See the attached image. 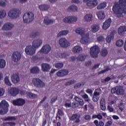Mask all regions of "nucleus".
Instances as JSON below:
<instances>
[{
	"mask_svg": "<svg viewBox=\"0 0 126 126\" xmlns=\"http://www.w3.org/2000/svg\"><path fill=\"white\" fill-rule=\"evenodd\" d=\"M80 115H78L77 114H73L72 116L70 118V121H74V123L76 124H78V123L80 122Z\"/></svg>",
	"mask_w": 126,
	"mask_h": 126,
	"instance_id": "aec40b11",
	"label": "nucleus"
},
{
	"mask_svg": "<svg viewBox=\"0 0 126 126\" xmlns=\"http://www.w3.org/2000/svg\"><path fill=\"white\" fill-rule=\"evenodd\" d=\"M74 99L75 100V101L79 103L80 106H83V105H84L83 99L78 97V96H75Z\"/></svg>",
	"mask_w": 126,
	"mask_h": 126,
	"instance_id": "473e14b6",
	"label": "nucleus"
},
{
	"mask_svg": "<svg viewBox=\"0 0 126 126\" xmlns=\"http://www.w3.org/2000/svg\"><path fill=\"white\" fill-rule=\"evenodd\" d=\"M74 83H76V80H71L69 81L66 82L64 84L65 86H69L72 84H74Z\"/></svg>",
	"mask_w": 126,
	"mask_h": 126,
	"instance_id": "a19ab883",
	"label": "nucleus"
},
{
	"mask_svg": "<svg viewBox=\"0 0 126 126\" xmlns=\"http://www.w3.org/2000/svg\"><path fill=\"white\" fill-rule=\"evenodd\" d=\"M110 80H111V78L110 77H107L104 79V80H101V82H104V81L108 82V81H110Z\"/></svg>",
	"mask_w": 126,
	"mask_h": 126,
	"instance_id": "4d7b16f0",
	"label": "nucleus"
},
{
	"mask_svg": "<svg viewBox=\"0 0 126 126\" xmlns=\"http://www.w3.org/2000/svg\"><path fill=\"white\" fill-rule=\"evenodd\" d=\"M113 11L117 17H123V14H126V0H119L113 7Z\"/></svg>",
	"mask_w": 126,
	"mask_h": 126,
	"instance_id": "f257e3e1",
	"label": "nucleus"
},
{
	"mask_svg": "<svg viewBox=\"0 0 126 126\" xmlns=\"http://www.w3.org/2000/svg\"><path fill=\"white\" fill-rule=\"evenodd\" d=\"M90 53L92 58H94V59L98 58V54L100 53V49H99V47L97 46H94L92 47L90 49Z\"/></svg>",
	"mask_w": 126,
	"mask_h": 126,
	"instance_id": "0eeeda50",
	"label": "nucleus"
},
{
	"mask_svg": "<svg viewBox=\"0 0 126 126\" xmlns=\"http://www.w3.org/2000/svg\"><path fill=\"white\" fill-rule=\"evenodd\" d=\"M62 36H63V31L60 32L57 35V37H58V38L62 37Z\"/></svg>",
	"mask_w": 126,
	"mask_h": 126,
	"instance_id": "052dcab7",
	"label": "nucleus"
},
{
	"mask_svg": "<svg viewBox=\"0 0 126 126\" xmlns=\"http://www.w3.org/2000/svg\"><path fill=\"white\" fill-rule=\"evenodd\" d=\"M92 64V62L91 61H88L85 63L86 66H90Z\"/></svg>",
	"mask_w": 126,
	"mask_h": 126,
	"instance_id": "bf43d9fd",
	"label": "nucleus"
},
{
	"mask_svg": "<svg viewBox=\"0 0 126 126\" xmlns=\"http://www.w3.org/2000/svg\"><path fill=\"white\" fill-rule=\"evenodd\" d=\"M42 44H43V40L40 39H36L33 40L32 42V46L34 49H38L39 47L42 46Z\"/></svg>",
	"mask_w": 126,
	"mask_h": 126,
	"instance_id": "ddd939ff",
	"label": "nucleus"
},
{
	"mask_svg": "<svg viewBox=\"0 0 126 126\" xmlns=\"http://www.w3.org/2000/svg\"><path fill=\"white\" fill-rule=\"evenodd\" d=\"M85 119L87 121L91 120V116L90 115H86L85 116Z\"/></svg>",
	"mask_w": 126,
	"mask_h": 126,
	"instance_id": "e2e57ef3",
	"label": "nucleus"
},
{
	"mask_svg": "<svg viewBox=\"0 0 126 126\" xmlns=\"http://www.w3.org/2000/svg\"><path fill=\"white\" fill-rule=\"evenodd\" d=\"M108 55V50L106 49H102L101 51V55L102 57H106Z\"/></svg>",
	"mask_w": 126,
	"mask_h": 126,
	"instance_id": "c03bdc74",
	"label": "nucleus"
},
{
	"mask_svg": "<svg viewBox=\"0 0 126 126\" xmlns=\"http://www.w3.org/2000/svg\"><path fill=\"white\" fill-rule=\"evenodd\" d=\"M32 83L36 88H44L46 84L39 78H34L32 79Z\"/></svg>",
	"mask_w": 126,
	"mask_h": 126,
	"instance_id": "20e7f679",
	"label": "nucleus"
},
{
	"mask_svg": "<svg viewBox=\"0 0 126 126\" xmlns=\"http://www.w3.org/2000/svg\"><path fill=\"white\" fill-rule=\"evenodd\" d=\"M84 2H87L88 6H93L98 5V0H84Z\"/></svg>",
	"mask_w": 126,
	"mask_h": 126,
	"instance_id": "f3484780",
	"label": "nucleus"
},
{
	"mask_svg": "<svg viewBox=\"0 0 126 126\" xmlns=\"http://www.w3.org/2000/svg\"><path fill=\"white\" fill-rule=\"evenodd\" d=\"M76 33L81 35L82 38L80 40L81 44H86L89 41V35L87 33H85L84 31L80 28H78L76 30Z\"/></svg>",
	"mask_w": 126,
	"mask_h": 126,
	"instance_id": "f03ea898",
	"label": "nucleus"
},
{
	"mask_svg": "<svg viewBox=\"0 0 126 126\" xmlns=\"http://www.w3.org/2000/svg\"><path fill=\"white\" fill-rule=\"evenodd\" d=\"M107 6V4L106 3L103 2L100 3L99 5H98L97 7V9H102L103 8H105Z\"/></svg>",
	"mask_w": 126,
	"mask_h": 126,
	"instance_id": "79ce46f5",
	"label": "nucleus"
},
{
	"mask_svg": "<svg viewBox=\"0 0 126 126\" xmlns=\"http://www.w3.org/2000/svg\"><path fill=\"white\" fill-rule=\"evenodd\" d=\"M21 59V53L18 52H15L12 54V60L14 63H17V62L20 61Z\"/></svg>",
	"mask_w": 126,
	"mask_h": 126,
	"instance_id": "9b49d317",
	"label": "nucleus"
},
{
	"mask_svg": "<svg viewBox=\"0 0 126 126\" xmlns=\"http://www.w3.org/2000/svg\"><path fill=\"white\" fill-rule=\"evenodd\" d=\"M24 23H31L34 20V13L28 12L24 14L23 16Z\"/></svg>",
	"mask_w": 126,
	"mask_h": 126,
	"instance_id": "39448f33",
	"label": "nucleus"
},
{
	"mask_svg": "<svg viewBox=\"0 0 126 126\" xmlns=\"http://www.w3.org/2000/svg\"><path fill=\"white\" fill-rule=\"evenodd\" d=\"M27 95L31 98V99H34L35 98H37V94H32L31 93H27Z\"/></svg>",
	"mask_w": 126,
	"mask_h": 126,
	"instance_id": "ea45409f",
	"label": "nucleus"
},
{
	"mask_svg": "<svg viewBox=\"0 0 126 126\" xmlns=\"http://www.w3.org/2000/svg\"><path fill=\"white\" fill-rule=\"evenodd\" d=\"M13 104L14 106H23L25 104V100L22 98H17L13 101Z\"/></svg>",
	"mask_w": 126,
	"mask_h": 126,
	"instance_id": "4468645a",
	"label": "nucleus"
},
{
	"mask_svg": "<svg viewBox=\"0 0 126 126\" xmlns=\"http://www.w3.org/2000/svg\"><path fill=\"white\" fill-rule=\"evenodd\" d=\"M112 94H117V95H124L125 94V90L124 87L122 86H118L113 88L111 90Z\"/></svg>",
	"mask_w": 126,
	"mask_h": 126,
	"instance_id": "423d86ee",
	"label": "nucleus"
},
{
	"mask_svg": "<svg viewBox=\"0 0 126 126\" xmlns=\"http://www.w3.org/2000/svg\"><path fill=\"white\" fill-rule=\"evenodd\" d=\"M56 20L54 19H50L48 17H45L43 21V23L45 24V25H51V24H53L55 23Z\"/></svg>",
	"mask_w": 126,
	"mask_h": 126,
	"instance_id": "a211bd4d",
	"label": "nucleus"
},
{
	"mask_svg": "<svg viewBox=\"0 0 126 126\" xmlns=\"http://www.w3.org/2000/svg\"><path fill=\"white\" fill-rule=\"evenodd\" d=\"M6 2V0H0V5L1 6H5Z\"/></svg>",
	"mask_w": 126,
	"mask_h": 126,
	"instance_id": "8fccbe9b",
	"label": "nucleus"
},
{
	"mask_svg": "<svg viewBox=\"0 0 126 126\" xmlns=\"http://www.w3.org/2000/svg\"><path fill=\"white\" fill-rule=\"evenodd\" d=\"M93 18V16L91 14H86L84 18V20L86 22H90L92 21V19Z\"/></svg>",
	"mask_w": 126,
	"mask_h": 126,
	"instance_id": "b1692460",
	"label": "nucleus"
},
{
	"mask_svg": "<svg viewBox=\"0 0 126 126\" xmlns=\"http://www.w3.org/2000/svg\"><path fill=\"white\" fill-rule=\"evenodd\" d=\"M108 109L110 112H114V109L112 108L110 105L108 106Z\"/></svg>",
	"mask_w": 126,
	"mask_h": 126,
	"instance_id": "774afa93",
	"label": "nucleus"
},
{
	"mask_svg": "<svg viewBox=\"0 0 126 126\" xmlns=\"http://www.w3.org/2000/svg\"><path fill=\"white\" fill-rule=\"evenodd\" d=\"M6 16V12L4 10H0V19L4 18Z\"/></svg>",
	"mask_w": 126,
	"mask_h": 126,
	"instance_id": "e433bc0d",
	"label": "nucleus"
},
{
	"mask_svg": "<svg viewBox=\"0 0 126 126\" xmlns=\"http://www.w3.org/2000/svg\"><path fill=\"white\" fill-rule=\"evenodd\" d=\"M8 107H9L8 103L4 100H2L0 103V115L7 114Z\"/></svg>",
	"mask_w": 126,
	"mask_h": 126,
	"instance_id": "7ed1b4c3",
	"label": "nucleus"
},
{
	"mask_svg": "<svg viewBox=\"0 0 126 126\" xmlns=\"http://www.w3.org/2000/svg\"><path fill=\"white\" fill-rule=\"evenodd\" d=\"M116 45L118 47H123L124 46V40L119 39L116 42Z\"/></svg>",
	"mask_w": 126,
	"mask_h": 126,
	"instance_id": "37998d69",
	"label": "nucleus"
},
{
	"mask_svg": "<svg viewBox=\"0 0 126 126\" xmlns=\"http://www.w3.org/2000/svg\"><path fill=\"white\" fill-rule=\"evenodd\" d=\"M98 100H99V96L93 95V101H94V102H97V101Z\"/></svg>",
	"mask_w": 126,
	"mask_h": 126,
	"instance_id": "603ef678",
	"label": "nucleus"
},
{
	"mask_svg": "<svg viewBox=\"0 0 126 126\" xmlns=\"http://www.w3.org/2000/svg\"><path fill=\"white\" fill-rule=\"evenodd\" d=\"M11 81L14 84H16L20 81V77H19V75L18 74H14L11 76Z\"/></svg>",
	"mask_w": 126,
	"mask_h": 126,
	"instance_id": "dca6fc26",
	"label": "nucleus"
},
{
	"mask_svg": "<svg viewBox=\"0 0 126 126\" xmlns=\"http://www.w3.org/2000/svg\"><path fill=\"white\" fill-rule=\"evenodd\" d=\"M51 69V65L47 63L41 64V70L44 72H48Z\"/></svg>",
	"mask_w": 126,
	"mask_h": 126,
	"instance_id": "6ab92c4d",
	"label": "nucleus"
},
{
	"mask_svg": "<svg viewBox=\"0 0 126 126\" xmlns=\"http://www.w3.org/2000/svg\"><path fill=\"white\" fill-rule=\"evenodd\" d=\"M114 39V33H111L106 38V41L107 43H111V41Z\"/></svg>",
	"mask_w": 126,
	"mask_h": 126,
	"instance_id": "7c9ffc66",
	"label": "nucleus"
},
{
	"mask_svg": "<svg viewBox=\"0 0 126 126\" xmlns=\"http://www.w3.org/2000/svg\"><path fill=\"white\" fill-rule=\"evenodd\" d=\"M57 100H58V96H55L51 99L50 103H51V104H53V103H55V102H56Z\"/></svg>",
	"mask_w": 126,
	"mask_h": 126,
	"instance_id": "3c124183",
	"label": "nucleus"
},
{
	"mask_svg": "<svg viewBox=\"0 0 126 126\" xmlns=\"http://www.w3.org/2000/svg\"><path fill=\"white\" fill-rule=\"evenodd\" d=\"M38 32H33L31 34L30 37L32 38H35V37L38 36Z\"/></svg>",
	"mask_w": 126,
	"mask_h": 126,
	"instance_id": "5fc2aeb1",
	"label": "nucleus"
},
{
	"mask_svg": "<svg viewBox=\"0 0 126 126\" xmlns=\"http://www.w3.org/2000/svg\"><path fill=\"white\" fill-rule=\"evenodd\" d=\"M6 64V63L5 62V60L3 59H0V68H4Z\"/></svg>",
	"mask_w": 126,
	"mask_h": 126,
	"instance_id": "f704fd0d",
	"label": "nucleus"
},
{
	"mask_svg": "<svg viewBox=\"0 0 126 126\" xmlns=\"http://www.w3.org/2000/svg\"><path fill=\"white\" fill-rule=\"evenodd\" d=\"M63 21L65 23H74L77 21V18L74 16L66 17L64 19Z\"/></svg>",
	"mask_w": 126,
	"mask_h": 126,
	"instance_id": "f8f14e48",
	"label": "nucleus"
},
{
	"mask_svg": "<svg viewBox=\"0 0 126 126\" xmlns=\"http://www.w3.org/2000/svg\"><path fill=\"white\" fill-rule=\"evenodd\" d=\"M81 51H82V48L79 46H76L72 49L73 53L75 54H79Z\"/></svg>",
	"mask_w": 126,
	"mask_h": 126,
	"instance_id": "bb28decb",
	"label": "nucleus"
},
{
	"mask_svg": "<svg viewBox=\"0 0 126 126\" xmlns=\"http://www.w3.org/2000/svg\"><path fill=\"white\" fill-rule=\"evenodd\" d=\"M68 70H63V76H65V75H67L68 74Z\"/></svg>",
	"mask_w": 126,
	"mask_h": 126,
	"instance_id": "338daca9",
	"label": "nucleus"
},
{
	"mask_svg": "<svg viewBox=\"0 0 126 126\" xmlns=\"http://www.w3.org/2000/svg\"><path fill=\"white\" fill-rule=\"evenodd\" d=\"M104 39H105V38H104V37H103L102 36H100L97 37V40L99 41V42L104 41Z\"/></svg>",
	"mask_w": 126,
	"mask_h": 126,
	"instance_id": "13d9d810",
	"label": "nucleus"
},
{
	"mask_svg": "<svg viewBox=\"0 0 126 126\" xmlns=\"http://www.w3.org/2000/svg\"><path fill=\"white\" fill-rule=\"evenodd\" d=\"M96 15L98 17V19L100 20L102 19H104L105 17H106V15H105V12L104 11H99L96 13Z\"/></svg>",
	"mask_w": 126,
	"mask_h": 126,
	"instance_id": "a878e982",
	"label": "nucleus"
},
{
	"mask_svg": "<svg viewBox=\"0 0 126 126\" xmlns=\"http://www.w3.org/2000/svg\"><path fill=\"white\" fill-rule=\"evenodd\" d=\"M63 66V63H56L55 65V67H56V68H59V69L62 68Z\"/></svg>",
	"mask_w": 126,
	"mask_h": 126,
	"instance_id": "49530a36",
	"label": "nucleus"
},
{
	"mask_svg": "<svg viewBox=\"0 0 126 126\" xmlns=\"http://www.w3.org/2000/svg\"><path fill=\"white\" fill-rule=\"evenodd\" d=\"M84 85H85V82H79L74 86V88L77 89V88H80V87H82L84 86Z\"/></svg>",
	"mask_w": 126,
	"mask_h": 126,
	"instance_id": "2f4dec72",
	"label": "nucleus"
},
{
	"mask_svg": "<svg viewBox=\"0 0 126 126\" xmlns=\"http://www.w3.org/2000/svg\"><path fill=\"white\" fill-rule=\"evenodd\" d=\"M99 65H100V63H97L96 64H95L93 67V69H96L98 68Z\"/></svg>",
	"mask_w": 126,
	"mask_h": 126,
	"instance_id": "69168bd1",
	"label": "nucleus"
},
{
	"mask_svg": "<svg viewBox=\"0 0 126 126\" xmlns=\"http://www.w3.org/2000/svg\"><path fill=\"white\" fill-rule=\"evenodd\" d=\"M57 75L60 77L63 76V70H60L57 72Z\"/></svg>",
	"mask_w": 126,
	"mask_h": 126,
	"instance_id": "09e8293b",
	"label": "nucleus"
},
{
	"mask_svg": "<svg viewBox=\"0 0 126 126\" xmlns=\"http://www.w3.org/2000/svg\"><path fill=\"white\" fill-rule=\"evenodd\" d=\"M126 32V27H120L118 29V33L119 35H123Z\"/></svg>",
	"mask_w": 126,
	"mask_h": 126,
	"instance_id": "cd10ccee",
	"label": "nucleus"
},
{
	"mask_svg": "<svg viewBox=\"0 0 126 126\" xmlns=\"http://www.w3.org/2000/svg\"><path fill=\"white\" fill-rule=\"evenodd\" d=\"M25 52L27 55L33 56L36 53V49L32 45H29L26 46Z\"/></svg>",
	"mask_w": 126,
	"mask_h": 126,
	"instance_id": "1a4fd4ad",
	"label": "nucleus"
},
{
	"mask_svg": "<svg viewBox=\"0 0 126 126\" xmlns=\"http://www.w3.org/2000/svg\"><path fill=\"white\" fill-rule=\"evenodd\" d=\"M4 82H5V84L8 86H11V85H12V84H11V82H10V81H9V78L8 76H6L4 78Z\"/></svg>",
	"mask_w": 126,
	"mask_h": 126,
	"instance_id": "4c0bfd02",
	"label": "nucleus"
},
{
	"mask_svg": "<svg viewBox=\"0 0 126 126\" xmlns=\"http://www.w3.org/2000/svg\"><path fill=\"white\" fill-rule=\"evenodd\" d=\"M112 121H109L106 123L105 126H112Z\"/></svg>",
	"mask_w": 126,
	"mask_h": 126,
	"instance_id": "0e129e2a",
	"label": "nucleus"
},
{
	"mask_svg": "<svg viewBox=\"0 0 126 126\" xmlns=\"http://www.w3.org/2000/svg\"><path fill=\"white\" fill-rule=\"evenodd\" d=\"M59 44L62 48H63V38H62L59 40Z\"/></svg>",
	"mask_w": 126,
	"mask_h": 126,
	"instance_id": "864d4df0",
	"label": "nucleus"
},
{
	"mask_svg": "<svg viewBox=\"0 0 126 126\" xmlns=\"http://www.w3.org/2000/svg\"><path fill=\"white\" fill-rule=\"evenodd\" d=\"M50 51H51V46L49 45H45L41 48L40 52L43 54H48Z\"/></svg>",
	"mask_w": 126,
	"mask_h": 126,
	"instance_id": "412c9836",
	"label": "nucleus"
},
{
	"mask_svg": "<svg viewBox=\"0 0 126 126\" xmlns=\"http://www.w3.org/2000/svg\"><path fill=\"white\" fill-rule=\"evenodd\" d=\"M30 72L31 73L37 74V73L40 72V69H39V67L38 66H34L30 69Z\"/></svg>",
	"mask_w": 126,
	"mask_h": 126,
	"instance_id": "393cba45",
	"label": "nucleus"
},
{
	"mask_svg": "<svg viewBox=\"0 0 126 126\" xmlns=\"http://www.w3.org/2000/svg\"><path fill=\"white\" fill-rule=\"evenodd\" d=\"M70 46V43L65 38H63V48H68Z\"/></svg>",
	"mask_w": 126,
	"mask_h": 126,
	"instance_id": "c9c22d12",
	"label": "nucleus"
},
{
	"mask_svg": "<svg viewBox=\"0 0 126 126\" xmlns=\"http://www.w3.org/2000/svg\"><path fill=\"white\" fill-rule=\"evenodd\" d=\"M8 93H9L11 96H16L19 93V90L17 88H11L8 90Z\"/></svg>",
	"mask_w": 126,
	"mask_h": 126,
	"instance_id": "2eb2a0df",
	"label": "nucleus"
},
{
	"mask_svg": "<svg viewBox=\"0 0 126 126\" xmlns=\"http://www.w3.org/2000/svg\"><path fill=\"white\" fill-rule=\"evenodd\" d=\"M92 31L93 32V33H96L98 30H99V26L96 25H94V26H92Z\"/></svg>",
	"mask_w": 126,
	"mask_h": 126,
	"instance_id": "72a5a7b5",
	"label": "nucleus"
},
{
	"mask_svg": "<svg viewBox=\"0 0 126 126\" xmlns=\"http://www.w3.org/2000/svg\"><path fill=\"white\" fill-rule=\"evenodd\" d=\"M14 28V25L11 23H7L3 25L1 28L3 31H10Z\"/></svg>",
	"mask_w": 126,
	"mask_h": 126,
	"instance_id": "9d476101",
	"label": "nucleus"
},
{
	"mask_svg": "<svg viewBox=\"0 0 126 126\" xmlns=\"http://www.w3.org/2000/svg\"><path fill=\"white\" fill-rule=\"evenodd\" d=\"M27 93H28V92H26V91L23 90H21L20 92V94L22 96L25 95V94H27Z\"/></svg>",
	"mask_w": 126,
	"mask_h": 126,
	"instance_id": "680f3d73",
	"label": "nucleus"
},
{
	"mask_svg": "<svg viewBox=\"0 0 126 126\" xmlns=\"http://www.w3.org/2000/svg\"><path fill=\"white\" fill-rule=\"evenodd\" d=\"M8 15L11 19H15L19 17V11L17 9H12L8 12Z\"/></svg>",
	"mask_w": 126,
	"mask_h": 126,
	"instance_id": "6e6552de",
	"label": "nucleus"
},
{
	"mask_svg": "<svg viewBox=\"0 0 126 126\" xmlns=\"http://www.w3.org/2000/svg\"><path fill=\"white\" fill-rule=\"evenodd\" d=\"M109 70H110V68L107 67L106 69L100 71L98 73V74H102V73H105V72H107V71H109Z\"/></svg>",
	"mask_w": 126,
	"mask_h": 126,
	"instance_id": "de8ad7c7",
	"label": "nucleus"
},
{
	"mask_svg": "<svg viewBox=\"0 0 126 126\" xmlns=\"http://www.w3.org/2000/svg\"><path fill=\"white\" fill-rule=\"evenodd\" d=\"M100 108L102 111L106 110V100L104 98H102L100 101Z\"/></svg>",
	"mask_w": 126,
	"mask_h": 126,
	"instance_id": "5701e85b",
	"label": "nucleus"
},
{
	"mask_svg": "<svg viewBox=\"0 0 126 126\" xmlns=\"http://www.w3.org/2000/svg\"><path fill=\"white\" fill-rule=\"evenodd\" d=\"M4 94V90L3 89H0V97H1V96H3V94Z\"/></svg>",
	"mask_w": 126,
	"mask_h": 126,
	"instance_id": "6e6d98bb",
	"label": "nucleus"
},
{
	"mask_svg": "<svg viewBox=\"0 0 126 126\" xmlns=\"http://www.w3.org/2000/svg\"><path fill=\"white\" fill-rule=\"evenodd\" d=\"M16 120L14 116H8L4 118V121H15Z\"/></svg>",
	"mask_w": 126,
	"mask_h": 126,
	"instance_id": "a18cd8bd",
	"label": "nucleus"
},
{
	"mask_svg": "<svg viewBox=\"0 0 126 126\" xmlns=\"http://www.w3.org/2000/svg\"><path fill=\"white\" fill-rule=\"evenodd\" d=\"M86 59V55L85 54H80L78 57H77V60L79 62H84Z\"/></svg>",
	"mask_w": 126,
	"mask_h": 126,
	"instance_id": "c85d7f7f",
	"label": "nucleus"
},
{
	"mask_svg": "<svg viewBox=\"0 0 126 126\" xmlns=\"http://www.w3.org/2000/svg\"><path fill=\"white\" fill-rule=\"evenodd\" d=\"M111 23H112V20L111 18H109L103 23L102 28L104 30H107L110 26H111Z\"/></svg>",
	"mask_w": 126,
	"mask_h": 126,
	"instance_id": "4be33fe9",
	"label": "nucleus"
},
{
	"mask_svg": "<svg viewBox=\"0 0 126 126\" xmlns=\"http://www.w3.org/2000/svg\"><path fill=\"white\" fill-rule=\"evenodd\" d=\"M39 8L40 9V10L44 11L45 10H48V9L50 8V6L46 4L40 5L39 6Z\"/></svg>",
	"mask_w": 126,
	"mask_h": 126,
	"instance_id": "c756f323",
	"label": "nucleus"
},
{
	"mask_svg": "<svg viewBox=\"0 0 126 126\" xmlns=\"http://www.w3.org/2000/svg\"><path fill=\"white\" fill-rule=\"evenodd\" d=\"M68 10L69 11H77V6L74 5H72L71 6H70L68 8Z\"/></svg>",
	"mask_w": 126,
	"mask_h": 126,
	"instance_id": "58836bf2",
	"label": "nucleus"
}]
</instances>
